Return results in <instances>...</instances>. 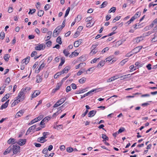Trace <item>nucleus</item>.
Segmentation results:
<instances>
[{
    "instance_id": "obj_1",
    "label": "nucleus",
    "mask_w": 157,
    "mask_h": 157,
    "mask_svg": "<svg viewBox=\"0 0 157 157\" xmlns=\"http://www.w3.org/2000/svg\"><path fill=\"white\" fill-rule=\"evenodd\" d=\"M30 89L31 88L29 87H26L25 88L21 89L16 98L19 99L21 101H23L25 99L26 93L28 91H29Z\"/></svg>"
},
{
    "instance_id": "obj_2",
    "label": "nucleus",
    "mask_w": 157,
    "mask_h": 157,
    "mask_svg": "<svg viewBox=\"0 0 157 157\" xmlns=\"http://www.w3.org/2000/svg\"><path fill=\"white\" fill-rule=\"evenodd\" d=\"M66 98H63L58 101L53 105V107H57L63 104L66 100Z\"/></svg>"
},
{
    "instance_id": "obj_3",
    "label": "nucleus",
    "mask_w": 157,
    "mask_h": 157,
    "mask_svg": "<svg viewBox=\"0 0 157 157\" xmlns=\"http://www.w3.org/2000/svg\"><path fill=\"white\" fill-rule=\"evenodd\" d=\"M45 48V46L44 44H41L38 45V46L35 47V49L36 50L40 51L43 50Z\"/></svg>"
},
{
    "instance_id": "obj_4",
    "label": "nucleus",
    "mask_w": 157,
    "mask_h": 157,
    "mask_svg": "<svg viewBox=\"0 0 157 157\" xmlns=\"http://www.w3.org/2000/svg\"><path fill=\"white\" fill-rule=\"evenodd\" d=\"M20 147L18 145H14L13 146L12 150L14 154H17L20 150Z\"/></svg>"
},
{
    "instance_id": "obj_5",
    "label": "nucleus",
    "mask_w": 157,
    "mask_h": 157,
    "mask_svg": "<svg viewBox=\"0 0 157 157\" xmlns=\"http://www.w3.org/2000/svg\"><path fill=\"white\" fill-rule=\"evenodd\" d=\"M137 18V12L136 13L134 16L132 17L131 19L128 21L126 24H128V25L130 24L135 19Z\"/></svg>"
},
{
    "instance_id": "obj_6",
    "label": "nucleus",
    "mask_w": 157,
    "mask_h": 157,
    "mask_svg": "<svg viewBox=\"0 0 157 157\" xmlns=\"http://www.w3.org/2000/svg\"><path fill=\"white\" fill-rule=\"evenodd\" d=\"M24 112V109H21L16 114L15 116V117L16 118H18V117H21L23 115Z\"/></svg>"
},
{
    "instance_id": "obj_7",
    "label": "nucleus",
    "mask_w": 157,
    "mask_h": 157,
    "mask_svg": "<svg viewBox=\"0 0 157 157\" xmlns=\"http://www.w3.org/2000/svg\"><path fill=\"white\" fill-rule=\"evenodd\" d=\"M40 94V92L39 90H36L32 94L31 97V99L32 100L33 98L36 97Z\"/></svg>"
},
{
    "instance_id": "obj_8",
    "label": "nucleus",
    "mask_w": 157,
    "mask_h": 157,
    "mask_svg": "<svg viewBox=\"0 0 157 157\" xmlns=\"http://www.w3.org/2000/svg\"><path fill=\"white\" fill-rule=\"evenodd\" d=\"M105 63L106 62L105 60H101L97 65V67L98 68H101V67L104 66Z\"/></svg>"
},
{
    "instance_id": "obj_9",
    "label": "nucleus",
    "mask_w": 157,
    "mask_h": 157,
    "mask_svg": "<svg viewBox=\"0 0 157 157\" xmlns=\"http://www.w3.org/2000/svg\"><path fill=\"white\" fill-rule=\"evenodd\" d=\"M137 47L135 48L134 49L132 50L130 52L126 54L125 56L126 57H129L131 56L134 53H136L137 52L136 51V50Z\"/></svg>"
},
{
    "instance_id": "obj_10",
    "label": "nucleus",
    "mask_w": 157,
    "mask_h": 157,
    "mask_svg": "<svg viewBox=\"0 0 157 157\" xmlns=\"http://www.w3.org/2000/svg\"><path fill=\"white\" fill-rule=\"evenodd\" d=\"M62 85V83H58L57 84V85L56 86V87L55 88L53 89L52 90V92L55 93L56 91L57 90L59 89L60 87Z\"/></svg>"
},
{
    "instance_id": "obj_11",
    "label": "nucleus",
    "mask_w": 157,
    "mask_h": 157,
    "mask_svg": "<svg viewBox=\"0 0 157 157\" xmlns=\"http://www.w3.org/2000/svg\"><path fill=\"white\" fill-rule=\"evenodd\" d=\"M26 141V140L25 139H20L17 143L20 145L22 146L25 144Z\"/></svg>"
},
{
    "instance_id": "obj_12",
    "label": "nucleus",
    "mask_w": 157,
    "mask_h": 157,
    "mask_svg": "<svg viewBox=\"0 0 157 157\" xmlns=\"http://www.w3.org/2000/svg\"><path fill=\"white\" fill-rule=\"evenodd\" d=\"M82 39H79L77 41H75L74 43V46L75 47H78L81 44L82 42Z\"/></svg>"
},
{
    "instance_id": "obj_13",
    "label": "nucleus",
    "mask_w": 157,
    "mask_h": 157,
    "mask_svg": "<svg viewBox=\"0 0 157 157\" xmlns=\"http://www.w3.org/2000/svg\"><path fill=\"white\" fill-rule=\"evenodd\" d=\"M45 64L44 63H43L38 68V70H36L35 71V72L38 73H39L40 71L42 69H43L44 67L45 66Z\"/></svg>"
},
{
    "instance_id": "obj_14",
    "label": "nucleus",
    "mask_w": 157,
    "mask_h": 157,
    "mask_svg": "<svg viewBox=\"0 0 157 157\" xmlns=\"http://www.w3.org/2000/svg\"><path fill=\"white\" fill-rule=\"evenodd\" d=\"M36 124L30 127L28 129V130L27 132L26 133V134H27V133L29 134L30 132L32 130H34L36 128Z\"/></svg>"
},
{
    "instance_id": "obj_15",
    "label": "nucleus",
    "mask_w": 157,
    "mask_h": 157,
    "mask_svg": "<svg viewBox=\"0 0 157 157\" xmlns=\"http://www.w3.org/2000/svg\"><path fill=\"white\" fill-rule=\"evenodd\" d=\"M96 111L95 110H92L90 111L88 114V116L89 117H93L96 113Z\"/></svg>"
},
{
    "instance_id": "obj_16",
    "label": "nucleus",
    "mask_w": 157,
    "mask_h": 157,
    "mask_svg": "<svg viewBox=\"0 0 157 157\" xmlns=\"http://www.w3.org/2000/svg\"><path fill=\"white\" fill-rule=\"evenodd\" d=\"M30 59V57L28 56L26 58L24 59L22 61V63H25V64H27L29 62Z\"/></svg>"
},
{
    "instance_id": "obj_17",
    "label": "nucleus",
    "mask_w": 157,
    "mask_h": 157,
    "mask_svg": "<svg viewBox=\"0 0 157 157\" xmlns=\"http://www.w3.org/2000/svg\"><path fill=\"white\" fill-rule=\"evenodd\" d=\"M9 101V100L7 101L4 104H3L1 107L0 109H3L6 108L8 105Z\"/></svg>"
},
{
    "instance_id": "obj_18",
    "label": "nucleus",
    "mask_w": 157,
    "mask_h": 157,
    "mask_svg": "<svg viewBox=\"0 0 157 157\" xmlns=\"http://www.w3.org/2000/svg\"><path fill=\"white\" fill-rule=\"evenodd\" d=\"M7 143L10 144H14L17 143V142L16 141L15 139L13 138H10L7 141Z\"/></svg>"
},
{
    "instance_id": "obj_19",
    "label": "nucleus",
    "mask_w": 157,
    "mask_h": 157,
    "mask_svg": "<svg viewBox=\"0 0 157 157\" xmlns=\"http://www.w3.org/2000/svg\"><path fill=\"white\" fill-rule=\"evenodd\" d=\"M71 68L69 66L66 67L63 70L61 71L63 74L67 73L68 71Z\"/></svg>"
},
{
    "instance_id": "obj_20",
    "label": "nucleus",
    "mask_w": 157,
    "mask_h": 157,
    "mask_svg": "<svg viewBox=\"0 0 157 157\" xmlns=\"http://www.w3.org/2000/svg\"><path fill=\"white\" fill-rule=\"evenodd\" d=\"M59 33L60 31H58L56 29L54 31L53 36L54 37H56L59 35Z\"/></svg>"
},
{
    "instance_id": "obj_21",
    "label": "nucleus",
    "mask_w": 157,
    "mask_h": 157,
    "mask_svg": "<svg viewBox=\"0 0 157 157\" xmlns=\"http://www.w3.org/2000/svg\"><path fill=\"white\" fill-rule=\"evenodd\" d=\"M10 95V94H6L2 99V102H4L6 101L9 98Z\"/></svg>"
},
{
    "instance_id": "obj_22",
    "label": "nucleus",
    "mask_w": 157,
    "mask_h": 157,
    "mask_svg": "<svg viewBox=\"0 0 157 157\" xmlns=\"http://www.w3.org/2000/svg\"><path fill=\"white\" fill-rule=\"evenodd\" d=\"M36 82L37 83L41 82L42 81V78L40 75H38L36 77Z\"/></svg>"
},
{
    "instance_id": "obj_23",
    "label": "nucleus",
    "mask_w": 157,
    "mask_h": 157,
    "mask_svg": "<svg viewBox=\"0 0 157 157\" xmlns=\"http://www.w3.org/2000/svg\"><path fill=\"white\" fill-rule=\"evenodd\" d=\"M37 141L39 142L43 143L46 141V140H45V139L42 136L41 137L38 138L37 139Z\"/></svg>"
},
{
    "instance_id": "obj_24",
    "label": "nucleus",
    "mask_w": 157,
    "mask_h": 157,
    "mask_svg": "<svg viewBox=\"0 0 157 157\" xmlns=\"http://www.w3.org/2000/svg\"><path fill=\"white\" fill-rule=\"evenodd\" d=\"M151 41L153 42H155L157 41V34L155 33L153 36V37L151 38Z\"/></svg>"
},
{
    "instance_id": "obj_25",
    "label": "nucleus",
    "mask_w": 157,
    "mask_h": 157,
    "mask_svg": "<svg viewBox=\"0 0 157 157\" xmlns=\"http://www.w3.org/2000/svg\"><path fill=\"white\" fill-rule=\"evenodd\" d=\"M16 98V99L14 100V102L11 105L12 106H15V105H17L18 103L19 102L21 101L19 99H17V98Z\"/></svg>"
},
{
    "instance_id": "obj_26",
    "label": "nucleus",
    "mask_w": 157,
    "mask_h": 157,
    "mask_svg": "<svg viewBox=\"0 0 157 157\" xmlns=\"http://www.w3.org/2000/svg\"><path fill=\"white\" fill-rule=\"evenodd\" d=\"M86 78L83 77L79 80V82L81 84H83L85 82Z\"/></svg>"
},
{
    "instance_id": "obj_27",
    "label": "nucleus",
    "mask_w": 157,
    "mask_h": 157,
    "mask_svg": "<svg viewBox=\"0 0 157 157\" xmlns=\"http://www.w3.org/2000/svg\"><path fill=\"white\" fill-rule=\"evenodd\" d=\"M97 49H92L90 53V55L92 56L96 54L97 52Z\"/></svg>"
},
{
    "instance_id": "obj_28",
    "label": "nucleus",
    "mask_w": 157,
    "mask_h": 157,
    "mask_svg": "<svg viewBox=\"0 0 157 157\" xmlns=\"http://www.w3.org/2000/svg\"><path fill=\"white\" fill-rule=\"evenodd\" d=\"M68 49L67 48V49H65L63 51V53L66 56H67L69 54V53Z\"/></svg>"
},
{
    "instance_id": "obj_29",
    "label": "nucleus",
    "mask_w": 157,
    "mask_h": 157,
    "mask_svg": "<svg viewBox=\"0 0 157 157\" xmlns=\"http://www.w3.org/2000/svg\"><path fill=\"white\" fill-rule=\"evenodd\" d=\"M128 61L127 59H124L122 60L119 63V65L121 66H123Z\"/></svg>"
},
{
    "instance_id": "obj_30",
    "label": "nucleus",
    "mask_w": 157,
    "mask_h": 157,
    "mask_svg": "<svg viewBox=\"0 0 157 157\" xmlns=\"http://www.w3.org/2000/svg\"><path fill=\"white\" fill-rule=\"evenodd\" d=\"M50 134V133L48 132H44L43 133V137L45 139L47 137V136Z\"/></svg>"
},
{
    "instance_id": "obj_31",
    "label": "nucleus",
    "mask_w": 157,
    "mask_h": 157,
    "mask_svg": "<svg viewBox=\"0 0 157 157\" xmlns=\"http://www.w3.org/2000/svg\"><path fill=\"white\" fill-rule=\"evenodd\" d=\"M95 69V68L94 67H91L89 68V69L86 71V74H88V71L90 72V74L92 73L94 71Z\"/></svg>"
},
{
    "instance_id": "obj_32",
    "label": "nucleus",
    "mask_w": 157,
    "mask_h": 157,
    "mask_svg": "<svg viewBox=\"0 0 157 157\" xmlns=\"http://www.w3.org/2000/svg\"><path fill=\"white\" fill-rule=\"evenodd\" d=\"M62 74H63V73L61 71L59 72L55 75L54 78L55 79L57 78Z\"/></svg>"
},
{
    "instance_id": "obj_33",
    "label": "nucleus",
    "mask_w": 157,
    "mask_h": 157,
    "mask_svg": "<svg viewBox=\"0 0 157 157\" xmlns=\"http://www.w3.org/2000/svg\"><path fill=\"white\" fill-rule=\"evenodd\" d=\"M10 55L8 54H6L4 56V60L6 61H8L9 60V59L10 58Z\"/></svg>"
},
{
    "instance_id": "obj_34",
    "label": "nucleus",
    "mask_w": 157,
    "mask_h": 157,
    "mask_svg": "<svg viewBox=\"0 0 157 157\" xmlns=\"http://www.w3.org/2000/svg\"><path fill=\"white\" fill-rule=\"evenodd\" d=\"M153 27V26L151 24L150 25L146 26L144 28V29L145 31H147L151 29Z\"/></svg>"
},
{
    "instance_id": "obj_35",
    "label": "nucleus",
    "mask_w": 157,
    "mask_h": 157,
    "mask_svg": "<svg viewBox=\"0 0 157 157\" xmlns=\"http://www.w3.org/2000/svg\"><path fill=\"white\" fill-rule=\"evenodd\" d=\"M56 42L60 44H62V42L61 41V38L60 36H58L57 37L56 39Z\"/></svg>"
},
{
    "instance_id": "obj_36",
    "label": "nucleus",
    "mask_w": 157,
    "mask_h": 157,
    "mask_svg": "<svg viewBox=\"0 0 157 157\" xmlns=\"http://www.w3.org/2000/svg\"><path fill=\"white\" fill-rule=\"evenodd\" d=\"M102 137L103 138V139H104V140H103V141L105 140H108L109 139V138L106 136V135L105 134H102Z\"/></svg>"
},
{
    "instance_id": "obj_37",
    "label": "nucleus",
    "mask_w": 157,
    "mask_h": 157,
    "mask_svg": "<svg viewBox=\"0 0 157 157\" xmlns=\"http://www.w3.org/2000/svg\"><path fill=\"white\" fill-rule=\"evenodd\" d=\"M116 10V8L115 7H112L110 9L109 11V13H110L111 12L114 13L115 12Z\"/></svg>"
},
{
    "instance_id": "obj_38",
    "label": "nucleus",
    "mask_w": 157,
    "mask_h": 157,
    "mask_svg": "<svg viewBox=\"0 0 157 157\" xmlns=\"http://www.w3.org/2000/svg\"><path fill=\"white\" fill-rule=\"evenodd\" d=\"M44 14V11L42 10H39L38 12V15L40 17H41Z\"/></svg>"
},
{
    "instance_id": "obj_39",
    "label": "nucleus",
    "mask_w": 157,
    "mask_h": 157,
    "mask_svg": "<svg viewBox=\"0 0 157 157\" xmlns=\"http://www.w3.org/2000/svg\"><path fill=\"white\" fill-rule=\"evenodd\" d=\"M112 59V57L111 56H110L107 58L105 60L106 62H110Z\"/></svg>"
},
{
    "instance_id": "obj_40",
    "label": "nucleus",
    "mask_w": 157,
    "mask_h": 157,
    "mask_svg": "<svg viewBox=\"0 0 157 157\" xmlns=\"http://www.w3.org/2000/svg\"><path fill=\"white\" fill-rule=\"evenodd\" d=\"M108 4V2L106 1H105L101 5V7H100L101 8H103L105 7Z\"/></svg>"
},
{
    "instance_id": "obj_41",
    "label": "nucleus",
    "mask_w": 157,
    "mask_h": 157,
    "mask_svg": "<svg viewBox=\"0 0 157 157\" xmlns=\"http://www.w3.org/2000/svg\"><path fill=\"white\" fill-rule=\"evenodd\" d=\"M70 7H68L67 10L64 16L65 17H66L69 14L70 10Z\"/></svg>"
},
{
    "instance_id": "obj_42",
    "label": "nucleus",
    "mask_w": 157,
    "mask_h": 157,
    "mask_svg": "<svg viewBox=\"0 0 157 157\" xmlns=\"http://www.w3.org/2000/svg\"><path fill=\"white\" fill-rule=\"evenodd\" d=\"M130 69V72H132L134 70H135L136 69V67H135L133 65H132L129 67Z\"/></svg>"
},
{
    "instance_id": "obj_43",
    "label": "nucleus",
    "mask_w": 157,
    "mask_h": 157,
    "mask_svg": "<svg viewBox=\"0 0 157 157\" xmlns=\"http://www.w3.org/2000/svg\"><path fill=\"white\" fill-rule=\"evenodd\" d=\"M45 121H45L44 120V119H43L41 121V122H40V125H42L43 126H42L41 127L42 128H44V127H45V124L44 123V122Z\"/></svg>"
},
{
    "instance_id": "obj_44",
    "label": "nucleus",
    "mask_w": 157,
    "mask_h": 157,
    "mask_svg": "<svg viewBox=\"0 0 157 157\" xmlns=\"http://www.w3.org/2000/svg\"><path fill=\"white\" fill-rule=\"evenodd\" d=\"M109 49V48L108 47H106L104 48L101 52V54H103L104 53L106 52L107 51H108Z\"/></svg>"
},
{
    "instance_id": "obj_45",
    "label": "nucleus",
    "mask_w": 157,
    "mask_h": 157,
    "mask_svg": "<svg viewBox=\"0 0 157 157\" xmlns=\"http://www.w3.org/2000/svg\"><path fill=\"white\" fill-rule=\"evenodd\" d=\"M36 9H33L32 10L31 9H29V11L28 13L29 14H33L34 13L36 12Z\"/></svg>"
},
{
    "instance_id": "obj_46",
    "label": "nucleus",
    "mask_w": 157,
    "mask_h": 157,
    "mask_svg": "<svg viewBox=\"0 0 157 157\" xmlns=\"http://www.w3.org/2000/svg\"><path fill=\"white\" fill-rule=\"evenodd\" d=\"M5 37V33L4 32H1L0 34V39L2 40Z\"/></svg>"
},
{
    "instance_id": "obj_47",
    "label": "nucleus",
    "mask_w": 157,
    "mask_h": 157,
    "mask_svg": "<svg viewBox=\"0 0 157 157\" xmlns=\"http://www.w3.org/2000/svg\"><path fill=\"white\" fill-rule=\"evenodd\" d=\"M153 32L152 31H149L147 33H144L143 35L144 36H147L151 34Z\"/></svg>"
},
{
    "instance_id": "obj_48",
    "label": "nucleus",
    "mask_w": 157,
    "mask_h": 157,
    "mask_svg": "<svg viewBox=\"0 0 157 157\" xmlns=\"http://www.w3.org/2000/svg\"><path fill=\"white\" fill-rule=\"evenodd\" d=\"M80 32H79L78 31H76L74 35V37H77L80 35Z\"/></svg>"
},
{
    "instance_id": "obj_49",
    "label": "nucleus",
    "mask_w": 157,
    "mask_h": 157,
    "mask_svg": "<svg viewBox=\"0 0 157 157\" xmlns=\"http://www.w3.org/2000/svg\"><path fill=\"white\" fill-rule=\"evenodd\" d=\"M67 151L68 152H72L73 151V149L71 147H68L67 148Z\"/></svg>"
},
{
    "instance_id": "obj_50",
    "label": "nucleus",
    "mask_w": 157,
    "mask_h": 157,
    "mask_svg": "<svg viewBox=\"0 0 157 157\" xmlns=\"http://www.w3.org/2000/svg\"><path fill=\"white\" fill-rule=\"evenodd\" d=\"M96 90V89H93L86 93L88 94V96L91 95L92 94V93Z\"/></svg>"
},
{
    "instance_id": "obj_51",
    "label": "nucleus",
    "mask_w": 157,
    "mask_h": 157,
    "mask_svg": "<svg viewBox=\"0 0 157 157\" xmlns=\"http://www.w3.org/2000/svg\"><path fill=\"white\" fill-rule=\"evenodd\" d=\"M85 89L80 90L77 91V94H80L85 92Z\"/></svg>"
},
{
    "instance_id": "obj_52",
    "label": "nucleus",
    "mask_w": 157,
    "mask_h": 157,
    "mask_svg": "<svg viewBox=\"0 0 157 157\" xmlns=\"http://www.w3.org/2000/svg\"><path fill=\"white\" fill-rule=\"evenodd\" d=\"M94 24V23L93 22H92V21H90L87 24L86 27H91Z\"/></svg>"
},
{
    "instance_id": "obj_53",
    "label": "nucleus",
    "mask_w": 157,
    "mask_h": 157,
    "mask_svg": "<svg viewBox=\"0 0 157 157\" xmlns=\"http://www.w3.org/2000/svg\"><path fill=\"white\" fill-rule=\"evenodd\" d=\"M70 74H68L67 76L62 79L61 81V82L63 83L70 76Z\"/></svg>"
},
{
    "instance_id": "obj_54",
    "label": "nucleus",
    "mask_w": 157,
    "mask_h": 157,
    "mask_svg": "<svg viewBox=\"0 0 157 157\" xmlns=\"http://www.w3.org/2000/svg\"><path fill=\"white\" fill-rule=\"evenodd\" d=\"M100 59L99 58H95L91 60V63H96V62L97 61L98 59Z\"/></svg>"
},
{
    "instance_id": "obj_55",
    "label": "nucleus",
    "mask_w": 157,
    "mask_h": 157,
    "mask_svg": "<svg viewBox=\"0 0 157 157\" xmlns=\"http://www.w3.org/2000/svg\"><path fill=\"white\" fill-rule=\"evenodd\" d=\"M52 44V42L51 41H48L46 43V45L48 47H50Z\"/></svg>"
},
{
    "instance_id": "obj_56",
    "label": "nucleus",
    "mask_w": 157,
    "mask_h": 157,
    "mask_svg": "<svg viewBox=\"0 0 157 157\" xmlns=\"http://www.w3.org/2000/svg\"><path fill=\"white\" fill-rule=\"evenodd\" d=\"M63 28L61 26V25L58 26L56 29V30H57L58 31H60V32L61 30Z\"/></svg>"
},
{
    "instance_id": "obj_57",
    "label": "nucleus",
    "mask_w": 157,
    "mask_h": 157,
    "mask_svg": "<svg viewBox=\"0 0 157 157\" xmlns=\"http://www.w3.org/2000/svg\"><path fill=\"white\" fill-rule=\"evenodd\" d=\"M71 86L72 88L74 90L76 89L77 88V86L75 84L72 83L71 85Z\"/></svg>"
},
{
    "instance_id": "obj_58",
    "label": "nucleus",
    "mask_w": 157,
    "mask_h": 157,
    "mask_svg": "<svg viewBox=\"0 0 157 157\" xmlns=\"http://www.w3.org/2000/svg\"><path fill=\"white\" fill-rule=\"evenodd\" d=\"M92 20V18L90 17H89L86 18L85 19V21L86 22H89Z\"/></svg>"
},
{
    "instance_id": "obj_59",
    "label": "nucleus",
    "mask_w": 157,
    "mask_h": 157,
    "mask_svg": "<svg viewBox=\"0 0 157 157\" xmlns=\"http://www.w3.org/2000/svg\"><path fill=\"white\" fill-rule=\"evenodd\" d=\"M51 117L49 116H47L44 118L46 121L47 122L48 121L50 120L51 118Z\"/></svg>"
},
{
    "instance_id": "obj_60",
    "label": "nucleus",
    "mask_w": 157,
    "mask_h": 157,
    "mask_svg": "<svg viewBox=\"0 0 157 157\" xmlns=\"http://www.w3.org/2000/svg\"><path fill=\"white\" fill-rule=\"evenodd\" d=\"M38 121L37 120V119L36 118L33 120L31 122V124H32L37 122Z\"/></svg>"
},
{
    "instance_id": "obj_61",
    "label": "nucleus",
    "mask_w": 157,
    "mask_h": 157,
    "mask_svg": "<svg viewBox=\"0 0 157 157\" xmlns=\"http://www.w3.org/2000/svg\"><path fill=\"white\" fill-rule=\"evenodd\" d=\"M37 54V52L36 51H33L32 52L31 56V57H33L35 55Z\"/></svg>"
},
{
    "instance_id": "obj_62",
    "label": "nucleus",
    "mask_w": 157,
    "mask_h": 157,
    "mask_svg": "<svg viewBox=\"0 0 157 157\" xmlns=\"http://www.w3.org/2000/svg\"><path fill=\"white\" fill-rule=\"evenodd\" d=\"M48 152V149L47 148H44L42 151V153L44 154H46Z\"/></svg>"
},
{
    "instance_id": "obj_63",
    "label": "nucleus",
    "mask_w": 157,
    "mask_h": 157,
    "mask_svg": "<svg viewBox=\"0 0 157 157\" xmlns=\"http://www.w3.org/2000/svg\"><path fill=\"white\" fill-rule=\"evenodd\" d=\"M124 130L125 129L124 128H121L119 129L118 132L119 133H121L123 131H124Z\"/></svg>"
},
{
    "instance_id": "obj_64",
    "label": "nucleus",
    "mask_w": 157,
    "mask_h": 157,
    "mask_svg": "<svg viewBox=\"0 0 157 157\" xmlns=\"http://www.w3.org/2000/svg\"><path fill=\"white\" fill-rule=\"evenodd\" d=\"M114 79H113V77H111V78H109V79H108L107 81V82H112L113 81H114Z\"/></svg>"
}]
</instances>
